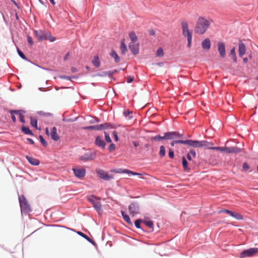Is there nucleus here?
I'll use <instances>...</instances> for the list:
<instances>
[{
	"instance_id": "obj_44",
	"label": "nucleus",
	"mask_w": 258,
	"mask_h": 258,
	"mask_svg": "<svg viewBox=\"0 0 258 258\" xmlns=\"http://www.w3.org/2000/svg\"><path fill=\"white\" fill-rule=\"evenodd\" d=\"M132 114V112H130L128 110H125L123 112V115L125 116H128V119H131L132 116H130V114Z\"/></svg>"
},
{
	"instance_id": "obj_19",
	"label": "nucleus",
	"mask_w": 258,
	"mask_h": 258,
	"mask_svg": "<svg viewBox=\"0 0 258 258\" xmlns=\"http://www.w3.org/2000/svg\"><path fill=\"white\" fill-rule=\"evenodd\" d=\"M211 45V41L209 38H206L202 42V46L204 49H210Z\"/></svg>"
},
{
	"instance_id": "obj_4",
	"label": "nucleus",
	"mask_w": 258,
	"mask_h": 258,
	"mask_svg": "<svg viewBox=\"0 0 258 258\" xmlns=\"http://www.w3.org/2000/svg\"><path fill=\"white\" fill-rule=\"evenodd\" d=\"M213 144L211 143L209 149L215 150L221 152H225L227 153H239L241 152V149L237 147H213Z\"/></svg>"
},
{
	"instance_id": "obj_33",
	"label": "nucleus",
	"mask_w": 258,
	"mask_h": 258,
	"mask_svg": "<svg viewBox=\"0 0 258 258\" xmlns=\"http://www.w3.org/2000/svg\"><path fill=\"white\" fill-rule=\"evenodd\" d=\"M30 123L32 126L34 127L36 129L37 128V120L36 119L31 117Z\"/></svg>"
},
{
	"instance_id": "obj_1",
	"label": "nucleus",
	"mask_w": 258,
	"mask_h": 258,
	"mask_svg": "<svg viewBox=\"0 0 258 258\" xmlns=\"http://www.w3.org/2000/svg\"><path fill=\"white\" fill-rule=\"evenodd\" d=\"M212 20L203 17H200L196 22L195 32L199 34H203L208 29Z\"/></svg>"
},
{
	"instance_id": "obj_51",
	"label": "nucleus",
	"mask_w": 258,
	"mask_h": 258,
	"mask_svg": "<svg viewBox=\"0 0 258 258\" xmlns=\"http://www.w3.org/2000/svg\"><path fill=\"white\" fill-rule=\"evenodd\" d=\"M169 156L170 158H172V159H173L174 158V152L172 149H169Z\"/></svg>"
},
{
	"instance_id": "obj_34",
	"label": "nucleus",
	"mask_w": 258,
	"mask_h": 258,
	"mask_svg": "<svg viewBox=\"0 0 258 258\" xmlns=\"http://www.w3.org/2000/svg\"><path fill=\"white\" fill-rule=\"evenodd\" d=\"M185 144V140L183 141V140H180L177 139V140H175L174 141H173L170 143V144H171V145L172 146H174L175 145V144Z\"/></svg>"
},
{
	"instance_id": "obj_35",
	"label": "nucleus",
	"mask_w": 258,
	"mask_h": 258,
	"mask_svg": "<svg viewBox=\"0 0 258 258\" xmlns=\"http://www.w3.org/2000/svg\"><path fill=\"white\" fill-rule=\"evenodd\" d=\"M232 217H234V218H235L237 220H242L243 219V216L241 214H240L238 213H236V212L233 213V215H232Z\"/></svg>"
},
{
	"instance_id": "obj_59",
	"label": "nucleus",
	"mask_w": 258,
	"mask_h": 258,
	"mask_svg": "<svg viewBox=\"0 0 258 258\" xmlns=\"http://www.w3.org/2000/svg\"><path fill=\"white\" fill-rule=\"evenodd\" d=\"M186 157H187V159H188V160L191 161V160H192L191 157V156H190V155L189 154V153H188V154H187Z\"/></svg>"
},
{
	"instance_id": "obj_9",
	"label": "nucleus",
	"mask_w": 258,
	"mask_h": 258,
	"mask_svg": "<svg viewBox=\"0 0 258 258\" xmlns=\"http://www.w3.org/2000/svg\"><path fill=\"white\" fill-rule=\"evenodd\" d=\"M96 173L100 178L105 180H110L114 178L112 175H109L107 172L101 169H97Z\"/></svg>"
},
{
	"instance_id": "obj_28",
	"label": "nucleus",
	"mask_w": 258,
	"mask_h": 258,
	"mask_svg": "<svg viewBox=\"0 0 258 258\" xmlns=\"http://www.w3.org/2000/svg\"><path fill=\"white\" fill-rule=\"evenodd\" d=\"M182 164L183 167L185 170H189V168L188 166L186 158L184 156H183L182 157Z\"/></svg>"
},
{
	"instance_id": "obj_56",
	"label": "nucleus",
	"mask_w": 258,
	"mask_h": 258,
	"mask_svg": "<svg viewBox=\"0 0 258 258\" xmlns=\"http://www.w3.org/2000/svg\"><path fill=\"white\" fill-rule=\"evenodd\" d=\"M60 78L61 79H67L68 80H71V77L66 76H60Z\"/></svg>"
},
{
	"instance_id": "obj_31",
	"label": "nucleus",
	"mask_w": 258,
	"mask_h": 258,
	"mask_svg": "<svg viewBox=\"0 0 258 258\" xmlns=\"http://www.w3.org/2000/svg\"><path fill=\"white\" fill-rule=\"evenodd\" d=\"M93 64L96 67H99L100 65V60L98 56H96L92 60Z\"/></svg>"
},
{
	"instance_id": "obj_52",
	"label": "nucleus",
	"mask_w": 258,
	"mask_h": 258,
	"mask_svg": "<svg viewBox=\"0 0 258 258\" xmlns=\"http://www.w3.org/2000/svg\"><path fill=\"white\" fill-rule=\"evenodd\" d=\"M134 80V77H132V76H128L127 78H126V81L128 83H130L131 82H132Z\"/></svg>"
},
{
	"instance_id": "obj_3",
	"label": "nucleus",
	"mask_w": 258,
	"mask_h": 258,
	"mask_svg": "<svg viewBox=\"0 0 258 258\" xmlns=\"http://www.w3.org/2000/svg\"><path fill=\"white\" fill-rule=\"evenodd\" d=\"M185 145H188L194 148H201L203 147L210 148L211 142H209L207 141H194L191 140H185Z\"/></svg>"
},
{
	"instance_id": "obj_14",
	"label": "nucleus",
	"mask_w": 258,
	"mask_h": 258,
	"mask_svg": "<svg viewBox=\"0 0 258 258\" xmlns=\"http://www.w3.org/2000/svg\"><path fill=\"white\" fill-rule=\"evenodd\" d=\"M96 156L95 153H86L84 155L80 157V159L82 161L92 160L95 159Z\"/></svg>"
},
{
	"instance_id": "obj_37",
	"label": "nucleus",
	"mask_w": 258,
	"mask_h": 258,
	"mask_svg": "<svg viewBox=\"0 0 258 258\" xmlns=\"http://www.w3.org/2000/svg\"><path fill=\"white\" fill-rule=\"evenodd\" d=\"M165 149L163 146H161L160 147L159 155L161 157H164L165 155Z\"/></svg>"
},
{
	"instance_id": "obj_53",
	"label": "nucleus",
	"mask_w": 258,
	"mask_h": 258,
	"mask_svg": "<svg viewBox=\"0 0 258 258\" xmlns=\"http://www.w3.org/2000/svg\"><path fill=\"white\" fill-rule=\"evenodd\" d=\"M113 135L114 136L115 141L116 142L118 141V136H117V134L116 131H114L113 132Z\"/></svg>"
},
{
	"instance_id": "obj_64",
	"label": "nucleus",
	"mask_w": 258,
	"mask_h": 258,
	"mask_svg": "<svg viewBox=\"0 0 258 258\" xmlns=\"http://www.w3.org/2000/svg\"><path fill=\"white\" fill-rule=\"evenodd\" d=\"M145 147L147 149H148L149 147V144H146L145 145Z\"/></svg>"
},
{
	"instance_id": "obj_22",
	"label": "nucleus",
	"mask_w": 258,
	"mask_h": 258,
	"mask_svg": "<svg viewBox=\"0 0 258 258\" xmlns=\"http://www.w3.org/2000/svg\"><path fill=\"white\" fill-rule=\"evenodd\" d=\"M13 112H15L16 114H18L19 116L20 120L21 122L23 123H25V121L24 119V116L23 115V113L25 112V111L20 110H14Z\"/></svg>"
},
{
	"instance_id": "obj_50",
	"label": "nucleus",
	"mask_w": 258,
	"mask_h": 258,
	"mask_svg": "<svg viewBox=\"0 0 258 258\" xmlns=\"http://www.w3.org/2000/svg\"><path fill=\"white\" fill-rule=\"evenodd\" d=\"M108 149L110 151H114L115 149V145L114 144H110Z\"/></svg>"
},
{
	"instance_id": "obj_63",
	"label": "nucleus",
	"mask_w": 258,
	"mask_h": 258,
	"mask_svg": "<svg viewBox=\"0 0 258 258\" xmlns=\"http://www.w3.org/2000/svg\"><path fill=\"white\" fill-rule=\"evenodd\" d=\"M49 1L51 3V4L53 5H55V2L54 0H49Z\"/></svg>"
},
{
	"instance_id": "obj_47",
	"label": "nucleus",
	"mask_w": 258,
	"mask_h": 258,
	"mask_svg": "<svg viewBox=\"0 0 258 258\" xmlns=\"http://www.w3.org/2000/svg\"><path fill=\"white\" fill-rule=\"evenodd\" d=\"M14 110H11L10 111V113H11V117H12V120L14 122H15L16 121V117L14 115L15 113V112H12Z\"/></svg>"
},
{
	"instance_id": "obj_23",
	"label": "nucleus",
	"mask_w": 258,
	"mask_h": 258,
	"mask_svg": "<svg viewBox=\"0 0 258 258\" xmlns=\"http://www.w3.org/2000/svg\"><path fill=\"white\" fill-rule=\"evenodd\" d=\"M98 126H99V130L115 127L114 126H113L109 123H105L103 124H98Z\"/></svg>"
},
{
	"instance_id": "obj_6",
	"label": "nucleus",
	"mask_w": 258,
	"mask_h": 258,
	"mask_svg": "<svg viewBox=\"0 0 258 258\" xmlns=\"http://www.w3.org/2000/svg\"><path fill=\"white\" fill-rule=\"evenodd\" d=\"M19 201L22 211L28 212L31 210L30 205L24 195H21L19 196Z\"/></svg>"
},
{
	"instance_id": "obj_46",
	"label": "nucleus",
	"mask_w": 258,
	"mask_h": 258,
	"mask_svg": "<svg viewBox=\"0 0 258 258\" xmlns=\"http://www.w3.org/2000/svg\"><path fill=\"white\" fill-rule=\"evenodd\" d=\"M220 212H224V213L229 215L231 216H232L233 213V212H232L231 211H230L229 210H227V209H225V210H222V211H220Z\"/></svg>"
},
{
	"instance_id": "obj_54",
	"label": "nucleus",
	"mask_w": 258,
	"mask_h": 258,
	"mask_svg": "<svg viewBox=\"0 0 258 258\" xmlns=\"http://www.w3.org/2000/svg\"><path fill=\"white\" fill-rule=\"evenodd\" d=\"M27 39H28V42L29 43V44L30 45H33V40H32V38L30 36H28V37H27Z\"/></svg>"
},
{
	"instance_id": "obj_26",
	"label": "nucleus",
	"mask_w": 258,
	"mask_h": 258,
	"mask_svg": "<svg viewBox=\"0 0 258 258\" xmlns=\"http://www.w3.org/2000/svg\"><path fill=\"white\" fill-rule=\"evenodd\" d=\"M129 36L132 40V43H134L138 41V37L134 31H132L129 33Z\"/></svg>"
},
{
	"instance_id": "obj_38",
	"label": "nucleus",
	"mask_w": 258,
	"mask_h": 258,
	"mask_svg": "<svg viewBox=\"0 0 258 258\" xmlns=\"http://www.w3.org/2000/svg\"><path fill=\"white\" fill-rule=\"evenodd\" d=\"M161 140H165L164 139V136H161L160 135H158L155 137H153L151 138L152 141H160Z\"/></svg>"
},
{
	"instance_id": "obj_29",
	"label": "nucleus",
	"mask_w": 258,
	"mask_h": 258,
	"mask_svg": "<svg viewBox=\"0 0 258 258\" xmlns=\"http://www.w3.org/2000/svg\"><path fill=\"white\" fill-rule=\"evenodd\" d=\"M143 223L150 228L153 229V222L152 221L145 219L143 220Z\"/></svg>"
},
{
	"instance_id": "obj_30",
	"label": "nucleus",
	"mask_w": 258,
	"mask_h": 258,
	"mask_svg": "<svg viewBox=\"0 0 258 258\" xmlns=\"http://www.w3.org/2000/svg\"><path fill=\"white\" fill-rule=\"evenodd\" d=\"M22 131L24 133V134L27 135H33V134L32 131L29 129L28 127L27 126H22Z\"/></svg>"
},
{
	"instance_id": "obj_10",
	"label": "nucleus",
	"mask_w": 258,
	"mask_h": 258,
	"mask_svg": "<svg viewBox=\"0 0 258 258\" xmlns=\"http://www.w3.org/2000/svg\"><path fill=\"white\" fill-rule=\"evenodd\" d=\"M182 135L177 132H171L164 133L165 140H177L182 138Z\"/></svg>"
},
{
	"instance_id": "obj_13",
	"label": "nucleus",
	"mask_w": 258,
	"mask_h": 258,
	"mask_svg": "<svg viewBox=\"0 0 258 258\" xmlns=\"http://www.w3.org/2000/svg\"><path fill=\"white\" fill-rule=\"evenodd\" d=\"M73 171L75 175L79 178H83L86 174V170L84 168H73Z\"/></svg>"
},
{
	"instance_id": "obj_20",
	"label": "nucleus",
	"mask_w": 258,
	"mask_h": 258,
	"mask_svg": "<svg viewBox=\"0 0 258 258\" xmlns=\"http://www.w3.org/2000/svg\"><path fill=\"white\" fill-rule=\"evenodd\" d=\"M50 136L51 139L54 141H57L59 140V137L57 134V130L55 127L54 126L52 127L50 133Z\"/></svg>"
},
{
	"instance_id": "obj_39",
	"label": "nucleus",
	"mask_w": 258,
	"mask_h": 258,
	"mask_svg": "<svg viewBox=\"0 0 258 258\" xmlns=\"http://www.w3.org/2000/svg\"><path fill=\"white\" fill-rule=\"evenodd\" d=\"M230 54L232 55V58L234 62L237 61L236 56V53L235 51V48H233L230 50Z\"/></svg>"
},
{
	"instance_id": "obj_24",
	"label": "nucleus",
	"mask_w": 258,
	"mask_h": 258,
	"mask_svg": "<svg viewBox=\"0 0 258 258\" xmlns=\"http://www.w3.org/2000/svg\"><path fill=\"white\" fill-rule=\"evenodd\" d=\"M121 215L124 220L130 225H132V222L130 218V217L125 214L124 212L121 211Z\"/></svg>"
},
{
	"instance_id": "obj_57",
	"label": "nucleus",
	"mask_w": 258,
	"mask_h": 258,
	"mask_svg": "<svg viewBox=\"0 0 258 258\" xmlns=\"http://www.w3.org/2000/svg\"><path fill=\"white\" fill-rule=\"evenodd\" d=\"M133 145H134V146L135 147H138L139 146V143L137 142H136V141H133Z\"/></svg>"
},
{
	"instance_id": "obj_18",
	"label": "nucleus",
	"mask_w": 258,
	"mask_h": 258,
	"mask_svg": "<svg viewBox=\"0 0 258 258\" xmlns=\"http://www.w3.org/2000/svg\"><path fill=\"white\" fill-rule=\"evenodd\" d=\"M246 47L244 43L240 42L238 45V53L239 55L241 57L245 53Z\"/></svg>"
},
{
	"instance_id": "obj_49",
	"label": "nucleus",
	"mask_w": 258,
	"mask_h": 258,
	"mask_svg": "<svg viewBox=\"0 0 258 258\" xmlns=\"http://www.w3.org/2000/svg\"><path fill=\"white\" fill-rule=\"evenodd\" d=\"M242 168L244 170L246 171L249 169V167L248 164L245 162L243 164Z\"/></svg>"
},
{
	"instance_id": "obj_42",
	"label": "nucleus",
	"mask_w": 258,
	"mask_h": 258,
	"mask_svg": "<svg viewBox=\"0 0 258 258\" xmlns=\"http://www.w3.org/2000/svg\"><path fill=\"white\" fill-rule=\"evenodd\" d=\"M17 52L19 56L23 58V59L26 60L27 58L26 57L25 55L24 54V53L19 49L17 48Z\"/></svg>"
},
{
	"instance_id": "obj_58",
	"label": "nucleus",
	"mask_w": 258,
	"mask_h": 258,
	"mask_svg": "<svg viewBox=\"0 0 258 258\" xmlns=\"http://www.w3.org/2000/svg\"><path fill=\"white\" fill-rule=\"evenodd\" d=\"M27 141L32 145L34 144V142L33 141V140H32L31 139H30V138H28L27 139Z\"/></svg>"
},
{
	"instance_id": "obj_61",
	"label": "nucleus",
	"mask_w": 258,
	"mask_h": 258,
	"mask_svg": "<svg viewBox=\"0 0 258 258\" xmlns=\"http://www.w3.org/2000/svg\"><path fill=\"white\" fill-rule=\"evenodd\" d=\"M71 70H72V72H73V73H76L77 71V69L73 68V67L72 68Z\"/></svg>"
},
{
	"instance_id": "obj_2",
	"label": "nucleus",
	"mask_w": 258,
	"mask_h": 258,
	"mask_svg": "<svg viewBox=\"0 0 258 258\" xmlns=\"http://www.w3.org/2000/svg\"><path fill=\"white\" fill-rule=\"evenodd\" d=\"M34 34L38 40L40 41L49 40L50 42H53L56 40L55 38L48 31L36 30L34 31Z\"/></svg>"
},
{
	"instance_id": "obj_60",
	"label": "nucleus",
	"mask_w": 258,
	"mask_h": 258,
	"mask_svg": "<svg viewBox=\"0 0 258 258\" xmlns=\"http://www.w3.org/2000/svg\"><path fill=\"white\" fill-rule=\"evenodd\" d=\"M69 56H70V53H69V52H68V53L66 54L65 57H64V60H66Z\"/></svg>"
},
{
	"instance_id": "obj_11",
	"label": "nucleus",
	"mask_w": 258,
	"mask_h": 258,
	"mask_svg": "<svg viewBox=\"0 0 258 258\" xmlns=\"http://www.w3.org/2000/svg\"><path fill=\"white\" fill-rule=\"evenodd\" d=\"M130 214L132 216H134L136 214L139 213V207L138 204L136 202L131 203L128 207Z\"/></svg>"
},
{
	"instance_id": "obj_55",
	"label": "nucleus",
	"mask_w": 258,
	"mask_h": 258,
	"mask_svg": "<svg viewBox=\"0 0 258 258\" xmlns=\"http://www.w3.org/2000/svg\"><path fill=\"white\" fill-rule=\"evenodd\" d=\"M109 75V73H108V72H103L102 74H97V75L98 76H101V77H103V76H107V75Z\"/></svg>"
},
{
	"instance_id": "obj_32",
	"label": "nucleus",
	"mask_w": 258,
	"mask_h": 258,
	"mask_svg": "<svg viewBox=\"0 0 258 258\" xmlns=\"http://www.w3.org/2000/svg\"><path fill=\"white\" fill-rule=\"evenodd\" d=\"M77 233V234L78 235H79L81 236L82 237H84V238L87 239L88 241H89V242H90L91 243H93L92 240L87 235H86V234H85L83 232H80V231H78Z\"/></svg>"
},
{
	"instance_id": "obj_43",
	"label": "nucleus",
	"mask_w": 258,
	"mask_h": 258,
	"mask_svg": "<svg viewBox=\"0 0 258 258\" xmlns=\"http://www.w3.org/2000/svg\"><path fill=\"white\" fill-rule=\"evenodd\" d=\"M39 139H40V142L41 143V144L44 146L46 147L47 146V144L46 142L45 141V140L44 139V138H43L42 136L40 135Z\"/></svg>"
},
{
	"instance_id": "obj_17",
	"label": "nucleus",
	"mask_w": 258,
	"mask_h": 258,
	"mask_svg": "<svg viewBox=\"0 0 258 258\" xmlns=\"http://www.w3.org/2000/svg\"><path fill=\"white\" fill-rule=\"evenodd\" d=\"M95 144L96 146L103 149L105 148L106 145L104 141L99 136H98L96 138Z\"/></svg>"
},
{
	"instance_id": "obj_45",
	"label": "nucleus",
	"mask_w": 258,
	"mask_h": 258,
	"mask_svg": "<svg viewBox=\"0 0 258 258\" xmlns=\"http://www.w3.org/2000/svg\"><path fill=\"white\" fill-rule=\"evenodd\" d=\"M105 140L107 142H108V143L111 142V140L110 138L109 134L106 133V132H105Z\"/></svg>"
},
{
	"instance_id": "obj_48",
	"label": "nucleus",
	"mask_w": 258,
	"mask_h": 258,
	"mask_svg": "<svg viewBox=\"0 0 258 258\" xmlns=\"http://www.w3.org/2000/svg\"><path fill=\"white\" fill-rule=\"evenodd\" d=\"M190 155H192L194 158L196 157V152L194 149H190L189 153Z\"/></svg>"
},
{
	"instance_id": "obj_7",
	"label": "nucleus",
	"mask_w": 258,
	"mask_h": 258,
	"mask_svg": "<svg viewBox=\"0 0 258 258\" xmlns=\"http://www.w3.org/2000/svg\"><path fill=\"white\" fill-rule=\"evenodd\" d=\"M87 200L92 204L93 207L98 213H100L102 211V205L100 202V199L94 196H91V197H88Z\"/></svg>"
},
{
	"instance_id": "obj_15",
	"label": "nucleus",
	"mask_w": 258,
	"mask_h": 258,
	"mask_svg": "<svg viewBox=\"0 0 258 258\" xmlns=\"http://www.w3.org/2000/svg\"><path fill=\"white\" fill-rule=\"evenodd\" d=\"M218 50L219 52L220 56L222 58H224L226 55L225 46L223 42H219L218 44Z\"/></svg>"
},
{
	"instance_id": "obj_5",
	"label": "nucleus",
	"mask_w": 258,
	"mask_h": 258,
	"mask_svg": "<svg viewBox=\"0 0 258 258\" xmlns=\"http://www.w3.org/2000/svg\"><path fill=\"white\" fill-rule=\"evenodd\" d=\"M182 33L184 36L187 37V47H190L192 40V33L188 29V25L186 21H182L181 23Z\"/></svg>"
},
{
	"instance_id": "obj_16",
	"label": "nucleus",
	"mask_w": 258,
	"mask_h": 258,
	"mask_svg": "<svg viewBox=\"0 0 258 258\" xmlns=\"http://www.w3.org/2000/svg\"><path fill=\"white\" fill-rule=\"evenodd\" d=\"M128 47L132 52L134 54L136 55L139 53V44H135L134 43H131Z\"/></svg>"
},
{
	"instance_id": "obj_41",
	"label": "nucleus",
	"mask_w": 258,
	"mask_h": 258,
	"mask_svg": "<svg viewBox=\"0 0 258 258\" xmlns=\"http://www.w3.org/2000/svg\"><path fill=\"white\" fill-rule=\"evenodd\" d=\"M86 129L89 130H99V126L97 125H92L85 127Z\"/></svg>"
},
{
	"instance_id": "obj_36",
	"label": "nucleus",
	"mask_w": 258,
	"mask_h": 258,
	"mask_svg": "<svg viewBox=\"0 0 258 258\" xmlns=\"http://www.w3.org/2000/svg\"><path fill=\"white\" fill-rule=\"evenodd\" d=\"M164 55V51L161 47L158 48L156 52V56L162 57Z\"/></svg>"
},
{
	"instance_id": "obj_8",
	"label": "nucleus",
	"mask_w": 258,
	"mask_h": 258,
	"mask_svg": "<svg viewBox=\"0 0 258 258\" xmlns=\"http://www.w3.org/2000/svg\"><path fill=\"white\" fill-rule=\"evenodd\" d=\"M258 252V248H250L243 250L240 255V258H245L253 256Z\"/></svg>"
},
{
	"instance_id": "obj_25",
	"label": "nucleus",
	"mask_w": 258,
	"mask_h": 258,
	"mask_svg": "<svg viewBox=\"0 0 258 258\" xmlns=\"http://www.w3.org/2000/svg\"><path fill=\"white\" fill-rule=\"evenodd\" d=\"M120 48L122 54H125L127 51V47L126 44H125L124 39L121 40Z\"/></svg>"
},
{
	"instance_id": "obj_27",
	"label": "nucleus",
	"mask_w": 258,
	"mask_h": 258,
	"mask_svg": "<svg viewBox=\"0 0 258 258\" xmlns=\"http://www.w3.org/2000/svg\"><path fill=\"white\" fill-rule=\"evenodd\" d=\"M110 55L114 59L116 62H118L120 61L119 57L114 50H112L111 51Z\"/></svg>"
},
{
	"instance_id": "obj_40",
	"label": "nucleus",
	"mask_w": 258,
	"mask_h": 258,
	"mask_svg": "<svg viewBox=\"0 0 258 258\" xmlns=\"http://www.w3.org/2000/svg\"><path fill=\"white\" fill-rule=\"evenodd\" d=\"M143 222V220L141 219H137L135 221V225L137 228H140V224Z\"/></svg>"
},
{
	"instance_id": "obj_62",
	"label": "nucleus",
	"mask_w": 258,
	"mask_h": 258,
	"mask_svg": "<svg viewBox=\"0 0 258 258\" xmlns=\"http://www.w3.org/2000/svg\"><path fill=\"white\" fill-rule=\"evenodd\" d=\"M243 60L244 63H246L248 61V59L246 57H244L243 58Z\"/></svg>"
},
{
	"instance_id": "obj_12",
	"label": "nucleus",
	"mask_w": 258,
	"mask_h": 258,
	"mask_svg": "<svg viewBox=\"0 0 258 258\" xmlns=\"http://www.w3.org/2000/svg\"><path fill=\"white\" fill-rule=\"evenodd\" d=\"M110 171L111 172L115 173H128V174H131L133 175L141 176L142 175L141 173L135 172H133L132 171H131V170H127V169H111L110 170Z\"/></svg>"
},
{
	"instance_id": "obj_21",
	"label": "nucleus",
	"mask_w": 258,
	"mask_h": 258,
	"mask_svg": "<svg viewBox=\"0 0 258 258\" xmlns=\"http://www.w3.org/2000/svg\"><path fill=\"white\" fill-rule=\"evenodd\" d=\"M26 158L28 161L33 165L37 166L39 164V161L38 159L34 158L32 157H30L29 156H26Z\"/></svg>"
}]
</instances>
